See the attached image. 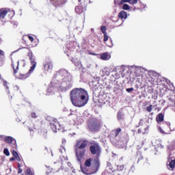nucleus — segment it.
<instances>
[{
	"label": "nucleus",
	"instance_id": "nucleus-1",
	"mask_svg": "<svg viewBox=\"0 0 175 175\" xmlns=\"http://www.w3.org/2000/svg\"><path fill=\"white\" fill-rule=\"evenodd\" d=\"M51 84L59 91H68L72 87V75L65 69L59 70L54 75Z\"/></svg>",
	"mask_w": 175,
	"mask_h": 175
},
{
	"label": "nucleus",
	"instance_id": "nucleus-2",
	"mask_svg": "<svg viewBox=\"0 0 175 175\" xmlns=\"http://www.w3.org/2000/svg\"><path fill=\"white\" fill-rule=\"evenodd\" d=\"M88 92L83 88H75L70 92V100L75 107H83L88 103Z\"/></svg>",
	"mask_w": 175,
	"mask_h": 175
},
{
	"label": "nucleus",
	"instance_id": "nucleus-3",
	"mask_svg": "<svg viewBox=\"0 0 175 175\" xmlns=\"http://www.w3.org/2000/svg\"><path fill=\"white\" fill-rule=\"evenodd\" d=\"M90 152L92 155H96V157L94 159V163L92 164V170L90 171L87 170V168H83L82 172L84 174H94L99 170V167H100V161H99V157H100V152H102V150H100V147L99 145L94 144L90 146Z\"/></svg>",
	"mask_w": 175,
	"mask_h": 175
},
{
	"label": "nucleus",
	"instance_id": "nucleus-4",
	"mask_svg": "<svg viewBox=\"0 0 175 175\" xmlns=\"http://www.w3.org/2000/svg\"><path fill=\"white\" fill-rule=\"evenodd\" d=\"M88 144V141L85 139H79L77 141V144L75 145V154L78 162H83V161H84L85 148Z\"/></svg>",
	"mask_w": 175,
	"mask_h": 175
},
{
	"label": "nucleus",
	"instance_id": "nucleus-5",
	"mask_svg": "<svg viewBox=\"0 0 175 175\" xmlns=\"http://www.w3.org/2000/svg\"><path fill=\"white\" fill-rule=\"evenodd\" d=\"M27 56L29 57L30 59V64H31V67L29 69V72H33L35 70V68H36V59H35V57H33V55L32 53V51H29L27 53Z\"/></svg>",
	"mask_w": 175,
	"mask_h": 175
},
{
	"label": "nucleus",
	"instance_id": "nucleus-6",
	"mask_svg": "<svg viewBox=\"0 0 175 175\" xmlns=\"http://www.w3.org/2000/svg\"><path fill=\"white\" fill-rule=\"evenodd\" d=\"M0 137H4V142L5 143H8V144H13V147L16 148L17 145H16V139L13 138L11 136H3V135H0Z\"/></svg>",
	"mask_w": 175,
	"mask_h": 175
},
{
	"label": "nucleus",
	"instance_id": "nucleus-7",
	"mask_svg": "<svg viewBox=\"0 0 175 175\" xmlns=\"http://www.w3.org/2000/svg\"><path fill=\"white\" fill-rule=\"evenodd\" d=\"M51 128L53 131V132H54V133H57V131H59L61 129H57V126H61V124H59V123H58V121H57V119H53L51 123Z\"/></svg>",
	"mask_w": 175,
	"mask_h": 175
},
{
	"label": "nucleus",
	"instance_id": "nucleus-8",
	"mask_svg": "<svg viewBox=\"0 0 175 175\" xmlns=\"http://www.w3.org/2000/svg\"><path fill=\"white\" fill-rule=\"evenodd\" d=\"M85 167H81V170L83 171V169H86L88 172L90 170H92V165H94V160L92 162V159H88L85 161L84 163Z\"/></svg>",
	"mask_w": 175,
	"mask_h": 175
},
{
	"label": "nucleus",
	"instance_id": "nucleus-9",
	"mask_svg": "<svg viewBox=\"0 0 175 175\" xmlns=\"http://www.w3.org/2000/svg\"><path fill=\"white\" fill-rule=\"evenodd\" d=\"M88 128L92 131V132H95L99 129V123L98 121L90 122L88 124Z\"/></svg>",
	"mask_w": 175,
	"mask_h": 175
},
{
	"label": "nucleus",
	"instance_id": "nucleus-10",
	"mask_svg": "<svg viewBox=\"0 0 175 175\" xmlns=\"http://www.w3.org/2000/svg\"><path fill=\"white\" fill-rule=\"evenodd\" d=\"M44 69L45 72H51L53 69V63L51 62L46 63L44 66Z\"/></svg>",
	"mask_w": 175,
	"mask_h": 175
},
{
	"label": "nucleus",
	"instance_id": "nucleus-11",
	"mask_svg": "<svg viewBox=\"0 0 175 175\" xmlns=\"http://www.w3.org/2000/svg\"><path fill=\"white\" fill-rule=\"evenodd\" d=\"M8 10L6 9H1L0 10V20H3L5 17H6V14H8Z\"/></svg>",
	"mask_w": 175,
	"mask_h": 175
},
{
	"label": "nucleus",
	"instance_id": "nucleus-12",
	"mask_svg": "<svg viewBox=\"0 0 175 175\" xmlns=\"http://www.w3.org/2000/svg\"><path fill=\"white\" fill-rule=\"evenodd\" d=\"M100 58L103 61H108V59L110 58V54L109 53H104L100 55Z\"/></svg>",
	"mask_w": 175,
	"mask_h": 175
},
{
	"label": "nucleus",
	"instance_id": "nucleus-13",
	"mask_svg": "<svg viewBox=\"0 0 175 175\" xmlns=\"http://www.w3.org/2000/svg\"><path fill=\"white\" fill-rule=\"evenodd\" d=\"M127 17H128V14H126L125 11H121L118 14V18L121 19L124 18V20H126Z\"/></svg>",
	"mask_w": 175,
	"mask_h": 175
},
{
	"label": "nucleus",
	"instance_id": "nucleus-14",
	"mask_svg": "<svg viewBox=\"0 0 175 175\" xmlns=\"http://www.w3.org/2000/svg\"><path fill=\"white\" fill-rule=\"evenodd\" d=\"M31 73H32V72H30L29 70V72L27 74H21V75L19 76V79H21V80H24L27 77H29Z\"/></svg>",
	"mask_w": 175,
	"mask_h": 175
},
{
	"label": "nucleus",
	"instance_id": "nucleus-15",
	"mask_svg": "<svg viewBox=\"0 0 175 175\" xmlns=\"http://www.w3.org/2000/svg\"><path fill=\"white\" fill-rule=\"evenodd\" d=\"M167 162H168V165H169L170 169H172V170L174 169V167H175V160L173 159H168Z\"/></svg>",
	"mask_w": 175,
	"mask_h": 175
},
{
	"label": "nucleus",
	"instance_id": "nucleus-16",
	"mask_svg": "<svg viewBox=\"0 0 175 175\" xmlns=\"http://www.w3.org/2000/svg\"><path fill=\"white\" fill-rule=\"evenodd\" d=\"M12 155L16 159V161H21V158L20 157V155L15 150H13Z\"/></svg>",
	"mask_w": 175,
	"mask_h": 175
},
{
	"label": "nucleus",
	"instance_id": "nucleus-17",
	"mask_svg": "<svg viewBox=\"0 0 175 175\" xmlns=\"http://www.w3.org/2000/svg\"><path fill=\"white\" fill-rule=\"evenodd\" d=\"M163 118H164L163 114L159 113L157 116L156 120H157V122H162L163 121Z\"/></svg>",
	"mask_w": 175,
	"mask_h": 175
},
{
	"label": "nucleus",
	"instance_id": "nucleus-18",
	"mask_svg": "<svg viewBox=\"0 0 175 175\" xmlns=\"http://www.w3.org/2000/svg\"><path fill=\"white\" fill-rule=\"evenodd\" d=\"M75 12L78 14H81V12H83V8L81 6H77L75 8Z\"/></svg>",
	"mask_w": 175,
	"mask_h": 175
},
{
	"label": "nucleus",
	"instance_id": "nucleus-19",
	"mask_svg": "<svg viewBox=\"0 0 175 175\" xmlns=\"http://www.w3.org/2000/svg\"><path fill=\"white\" fill-rule=\"evenodd\" d=\"M12 66L14 69V73H17L18 72V62H17L16 67L13 64H12Z\"/></svg>",
	"mask_w": 175,
	"mask_h": 175
},
{
	"label": "nucleus",
	"instance_id": "nucleus-20",
	"mask_svg": "<svg viewBox=\"0 0 175 175\" xmlns=\"http://www.w3.org/2000/svg\"><path fill=\"white\" fill-rule=\"evenodd\" d=\"M25 175H33V171H32L31 168H28L25 171Z\"/></svg>",
	"mask_w": 175,
	"mask_h": 175
},
{
	"label": "nucleus",
	"instance_id": "nucleus-21",
	"mask_svg": "<svg viewBox=\"0 0 175 175\" xmlns=\"http://www.w3.org/2000/svg\"><path fill=\"white\" fill-rule=\"evenodd\" d=\"M153 106L152 105H150V106H148L146 107V110L148 111V113H151L152 111Z\"/></svg>",
	"mask_w": 175,
	"mask_h": 175
},
{
	"label": "nucleus",
	"instance_id": "nucleus-22",
	"mask_svg": "<svg viewBox=\"0 0 175 175\" xmlns=\"http://www.w3.org/2000/svg\"><path fill=\"white\" fill-rule=\"evenodd\" d=\"M122 9L124 10H129V9H130L129 5L124 4L123 6H122Z\"/></svg>",
	"mask_w": 175,
	"mask_h": 175
},
{
	"label": "nucleus",
	"instance_id": "nucleus-23",
	"mask_svg": "<svg viewBox=\"0 0 175 175\" xmlns=\"http://www.w3.org/2000/svg\"><path fill=\"white\" fill-rule=\"evenodd\" d=\"M3 85L7 89L6 92H8V94H9V88L8 87V82L6 81H3Z\"/></svg>",
	"mask_w": 175,
	"mask_h": 175
},
{
	"label": "nucleus",
	"instance_id": "nucleus-24",
	"mask_svg": "<svg viewBox=\"0 0 175 175\" xmlns=\"http://www.w3.org/2000/svg\"><path fill=\"white\" fill-rule=\"evenodd\" d=\"M100 29H101L102 33H103L104 35H105V33H107L106 32V29H107L106 26H103V27H101Z\"/></svg>",
	"mask_w": 175,
	"mask_h": 175
},
{
	"label": "nucleus",
	"instance_id": "nucleus-25",
	"mask_svg": "<svg viewBox=\"0 0 175 175\" xmlns=\"http://www.w3.org/2000/svg\"><path fill=\"white\" fill-rule=\"evenodd\" d=\"M3 152L7 157H9V155H10V152H9V150H8V148H5Z\"/></svg>",
	"mask_w": 175,
	"mask_h": 175
},
{
	"label": "nucleus",
	"instance_id": "nucleus-26",
	"mask_svg": "<svg viewBox=\"0 0 175 175\" xmlns=\"http://www.w3.org/2000/svg\"><path fill=\"white\" fill-rule=\"evenodd\" d=\"M126 2H128L129 3H131V2H132V1H131V0H121L120 3V5H122V3H125Z\"/></svg>",
	"mask_w": 175,
	"mask_h": 175
},
{
	"label": "nucleus",
	"instance_id": "nucleus-27",
	"mask_svg": "<svg viewBox=\"0 0 175 175\" xmlns=\"http://www.w3.org/2000/svg\"><path fill=\"white\" fill-rule=\"evenodd\" d=\"M109 40V36H107V33L104 34V42H107Z\"/></svg>",
	"mask_w": 175,
	"mask_h": 175
},
{
	"label": "nucleus",
	"instance_id": "nucleus-28",
	"mask_svg": "<svg viewBox=\"0 0 175 175\" xmlns=\"http://www.w3.org/2000/svg\"><path fill=\"white\" fill-rule=\"evenodd\" d=\"M53 90H54V87H49L47 89V92H49V94H51V92H53Z\"/></svg>",
	"mask_w": 175,
	"mask_h": 175
},
{
	"label": "nucleus",
	"instance_id": "nucleus-29",
	"mask_svg": "<svg viewBox=\"0 0 175 175\" xmlns=\"http://www.w3.org/2000/svg\"><path fill=\"white\" fill-rule=\"evenodd\" d=\"M124 165H118V170H120V172H122V170H124Z\"/></svg>",
	"mask_w": 175,
	"mask_h": 175
},
{
	"label": "nucleus",
	"instance_id": "nucleus-30",
	"mask_svg": "<svg viewBox=\"0 0 175 175\" xmlns=\"http://www.w3.org/2000/svg\"><path fill=\"white\" fill-rule=\"evenodd\" d=\"M118 120H122V113L119 112V113H118Z\"/></svg>",
	"mask_w": 175,
	"mask_h": 175
},
{
	"label": "nucleus",
	"instance_id": "nucleus-31",
	"mask_svg": "<svg viewBox=\"0 0 175 175\" xmlns=\"http://www.w3.org/2000/svg\"><path fill=\"white\" fill-rule=\"evenodd\" d=\"M121 132V129H118L116 131H115V134L116 136H118V133H120Z\"/></svg>",
	"mask_w": 175,
	"mask_h": 175
},
{
	"label": "nucleus",
	"instance_id": "nucleus-32",
	"mask_svg": "<svg viewBox=\"0 0 175 175\" xmlns=\"http://www.w3.org/2000/svg\"><path fill=\"white\" fill-rule=\"evenodd\" d=\"M158 130H159V132H160V133H162V135H165V131H163V130H162V128L159 127Z\"/></svg>",
	"mask_w": 175,
	"mask_h": 175
},
{
	"label": "nucleus",
	"instance_id": "nucleus-33",
	"mask_svg": "<svg viewBox=\"0 0 175 175\" xmlns=\"http://www.w3.org/2000/svg\"><path fill=\"white\" fill-rule=\"evenodd\" d=\"M137 3V0H131V5H136Z\"/></svg>",
	"mask_w": 175,
	"mask_h": 175
},
{
	"label": "nucleus",
	"instance_id": "nucleus-34",
	"mask_svg": "<svg viewBox=\"0 0 175 175\" xmlns=\"http://www.w3.org/2000/svg\"><path fill=\"white\" fill-rule=\"evenodd\" d=\"M133 88H127L126 90V92H132V91H133Z\"/></svg>",
	"mask_w": 175,
	"mask_h": 175
},
{
	"label": "nucleus",
	"instance_id": "nucleus-35",
	"mask_svg": "<svg viewBox=\"0 0 175 175\" xmlns=\"http://www.w3.org/2000/svg\"><path fill=\"white\" fill-rule=\"evenodd\" d=\"M38 116H36V113H31V118H36Z\"/></svg>",
	"mask_w": 175,
	"mask_h": 175
},
{
	"label": "nucleus",
	"instance_id": "nucleus-36",
	"mask_svg": "<svg viewBox=\"0 0 175 175\" xmlns=\"http://www.w3.org/2000/svg\"><path fill=\"white\" fill-rule=\"evenodd\" d=\"M28 38H29V40H31V42H33V37L28 35Z\"/></svg>",
	"mask_w": 175,
	"mask_h": 175
},
{
	"label": "nucleus",
	"instance_id": "nucleus-37",
	"mask_svg": "<svg viewBox=\"0 0 175 175\" xmlns=\"http://www.w3.org/2000/svg\"><path fill=\"white\" fill-rule=\"evenodd\" d=\"M152 73L153 76H154V77H157V76H158V74L155 71H152Z\"/></svg>",
	"mask_w": 175,
	"mask_h": 175
},
{
	"label": "nucleus",
	"instance_id": "nucleus-38",
	"mask_svg": "<svg viewBox=\"0 0 175 175\" xmlns=\"http://www.w3.org/2000/svg\"><path fill=\"white\" fill-rule=\"evenodd\" d=\"M18 173L19 174H21V173H23V169L18 168Z\"/></svg>",
	"mask_w": 175,
	"mask_h": 175
},
{
	"label": "nucleus",
	"instance_id": "nucleus-39",
	"mask_svg": "<svg viewBox=\"0 0 175 175\" xmlns=\"http://www.w3.org/2000/svg\"><path fill=\"white\" fill-rule=\"evenodd\" d=\"M62 144H64V145L66 144V139H62Z\"/></svg>",
	"mask_w": 175,
	"mask_h": 175
},
{
	"label": "nucleus",
	"instance_id": "nucleus-40",
	"mask_svg": "<svg viewBox=\"0 0 175 175\" xmlns=\"http://www.w3.org/2000/svg\"><path fill=\"white\" fill-rule=\"evenodd\" d=\"M111 44L108 45V47H113V41L111 40Z\"/></svg>",
	"mask_w": 175,
	"mask_h": 175
},
{
	"label": "nucleus",
	"instance_id": "nucleus-41",
	"mask_svg": "<svg viewBox=\"0 0 175 175\" xmlns=\"http://www.w3.org/2000/svg\"><path fill=\"white\" fill-rule=\"evenodd\" d=\"M0 55H4V53L2 50H0Z\"/></svg>",
	"mask_w": 175,
	"mask_h": 175
},
{
	"label": "nucleus",
	"instance_id": "nucleus-42",
	"mask_svg": "<svg viewBox=\"0 0 175 175\" xmlns=\"http://www.w3.org/2000/svg\"><path fill=\"white\" fill-rule=\"evenodd\" d=\"M10 161H16V159L14 157H12L10 159Z\"/></svg>",
	"mask_w": 175,
	"mask_h": 175
},
{
	"label": "nucleus",
	"instance_id": "nucleus-43",
	"mask_svg": "<svg viewBox=\"0 0 175 175\" xmlns=\"http://www.w3.org/2000/svg\"><path fill=\"white\" fill-rule=\"evenodd\" d=\"M68 166L69 167H72V163H68Z\"/></svg>",
	"mask_w": 175,
	"mask_h": 175
},
{
	"label": "nucleus",
	"instance_id": "nucleus-44",
	"mask_svg": "<svg viewBox=\"0 0 175 175\" xmlns=\"http://www.w3.org/2000/svg\"><path fill=\"white\" fill-rule=\"evenodd\" d=\"M114 3H115V4L118 3V0H114Z\"/></svg>",
	"mask_w": 175,
	"mask_h": 175
},
{
	"label": "nucleus",
	"instance_id": "nucleus-45",
	"mask_svg": "<svg viewBox=\"0 0 175 175\" xmlns=\"http://www.w3.org/2000/svg\"><path fill=\"white\" fill-rule=\"evenodd\" d=\"M18 169H21L20 163H18Z\"/></svg>",
	"mask_w": 175,
	"mask_h": 175
},
{
	"label": "nucleus",
	"instance_id": "nucleus-46",
	"mask_svg": "<svg viewBox=\"0 0 175 175\" xmlns=\"http://www.w3.org/2000/svg\"><path fill=\"white\" fill-rule=\"evenodd\" d=\"M171 88V91H174V88Z\"/></svg>",
	"mask_w": 175,
	"mask_h": 175
},
{
	"label": "nucleus",
	"instance_id": "nucleus-47",
	"mask_svg": "<svg viewBox=\"0 0 175 175\" xmlns=\"http://www.w3.org/2000/svg\"><path fill=\"white\" fill-rule=\"evenodd\" d=\"M170 85H171V87H172V88H173V87H174V86L173 85V83H171Z\"/></svg>",
	"mask_w": 175,
	"mask_h": 175
},
{
	"label": "nucleus",
	"instance_id": "nucleus-48",
	"mask_svg": "<svg viewBox=\"0 0 175 175\" xmlns=\"http://www.w3.org/2000/svg\"><path fill=\"white\" fill-rule=\"evenodd\" d=\"M145 131H148V127H146V128L145 129Z\"/></svg>",
	"mask_w": 175,
	"mask_h": 175
},
{
	"label": "nucleus",
	"instance_id": "nucleus-49",
	"mask_svg": "<svg viewBox=\"0 0 175 175\" xmlns=\"http://www.w3.org/2000/svg\"><path fill=\"white\" fill-rule=\"evenodd\" d=\"M92 54V55H96V54H95V53H91Z\"/></svg>",
	"mask_w": 175,
	"mask_h": 175
},
{
	"label": "nucleus",
	"instance_id": "nucleus-50",
	"mask_svg": "<svg viewBox=\"0 0 175 175\" xmlns=\"http://www.w3.org/2000/svg\"><path fill=\"white\" fill-rule=\"evenodd\" d=\"M91 31H92V32H94V29H92Z\"/></svg>",
	"mask_w": 175,
	"mask_h": 175
},
{
	"label": "nucleus",
	"instance_id": "nucleus-51",
	"mask_svg": "<svg viewBox=\"0 0 175 175\" xmlns=\"http://www.w3.org/2000/svg\"><path fill=\"white\" fill-rule=\"evenodd\" d=\"M72 173H75V170H72Z\"/></svg>",
	"mask_w": 175,
	"mask_h": 175
},
{
	"label": "nucleus",
	"instance_id": "nucleus-52",
	"mask_svg": "<svg viewBox=\"0 0 175 175\" xmlns=\"http://www.w3.org/2000/svg\"><path fill=\"white\" fill-rule=\"evenodd\" d=\"M0 80H2V78L1 77V75H0Z\"/></svg>",
	"mask_w": 175,
	"mask_h": 175
},
{
	"label": "nucleus",
	"instance_id": "nucleus-53",
	"mask_svg": "<svg viewBox=\"0 0 175 175\" xmlns=\"http://www.w3.org/2000/svg\"><path fill=\"white\" fill-rule=\"evenodd\" d=\"M138 132L140 133V130H138Z\"/></svg>",
	"mask_w": 175,
	"mask_h": 175
},
{
	"label": "nucleus",
	"instance_id": "nucleus-54",
	"mask_svg": "<svg viewBox=\"0 0 175 175\" xmlns=\"http://www.w3.org/2000/svg\"><path fill=\"white\" fill-rule=\"evenodd\" d=\"M138 132L140 133V130H138Z\"/></svg>",
	"mask_w": 175,
	"mask_h": 175
},
{
	"label": "nucleus",
	"instance_id": "nucleus-55",
	"mask_svg": "<svg viewBox=\"0 0 175 175\" xmlns=\"http://www.w3.org/2000/svg\"><path fill=\"white\" fill-rule=\"evenodd\" d=\"M29 131H33L32 129H29Z\"/></svg>",
	"mask_w": 175,
	"mask_h": 175
},
{
	"label": "nucleus",
	"instance_id": "nucleus-56",
	"mask_svg": "<svg viewBox=\"0 0 175 175\" xmlns=\"http://www.w3.org/2000/svg\"><path fill=\"white\" fill-rule=\"evenodd\" d=\"M63 150H64V151H65V148H63Z\"/></svg>",
	"mask_w": 175,
	"mask_h": 175
},
{
	"label": "nucleus",
	"instance_id": "nucleus-57",
	"mask_svg": "<svg viewBox=\"0 0 175 175\" xmlns=\"http://www.w3.org/2000/svg\"><path fill=\"white\" fill-rule=\"evenodd\" d=\"M81 0H79V2H80Z\"/></svg>",
	"mask_w": 175,
	"mask_h": 175
}]
</instances>
